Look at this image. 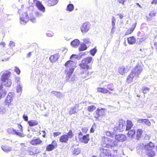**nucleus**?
<instances>
[{
    "mask_svg": "<svg viewBox=\"0 0 157 157\" xmlns=\"http://www.w3.org/2000/svg\"><path fill=\"white\" fill-rule=\"evenodd\" d=\"M102 141L99 148L101 157H111L112 153L108 148L112 149L118 146L117 143L105 136L102 137Z\"/></svg>",
    "mask_w": 157,
    "mask_h": 157,
    "instance_id": "obj_1",
    "label": "nucleus"
},
{
    "mask_svg": "<svg viewBox=\"0 0 157 157\" xmlns=\"http://www.w3.org/2000/svg\"><path fill=\"white\" fill-rule=\"evenodd\" d=\"M92 60L91 57H88L84 58L79 64V66L82 71L80 72V74L83 75V77L86 79L89 78L90 73L89 70L91 69V67L89 64L91 63Z\"/></svg>",
    "mask_w": 157,
    "mask_h": 157,
    "instance_id": "obj_2",
    "label": "nucleus"
},
{
    "mask_svg": "<svg viewBox=\"0 0 157 157\" xmlns=\"http://www.w3.org/2000/svg\"><path fill=\"white\" fill-rule=\"evenodd\" d=\"M75 63L74 61L69 60L64 64L66 68L64 71L67 79H69L73 73L75 68Z\"/></svg>",
    "mask_w": 157,
    "mask_h": 157,
    "instance_id": "obj_3",
    "label": "nucleus"
},
{
    "mask_svg": "<svg viewBox=\"0 0 157 157\" xmlns=\"http://www.w3.org/2000/svg\"><path fill=\"white\" fill-rule=\"evenodd\" d=\"M142 71L141 66L139 65H136L128 75L127 80L132 81L134 77L136 76L138 77Z\"/></svg>",
    "mask_w": 157,
    "mask_h": 157,
    "instance_id": "obj_4",
    "label": "nucleus"
},
{
    "mask_svg": "<svg viewBox=\"0 0 157 157\" xmlns=\"http://www.w3.org/2000/svg\"><path fill=\"white\" fill-rule=\"evenodd\" d=\"M155 147L154 144L151 142L145 145L144 148L146 155L148 156L152 157L155 155V152L153 150Z\"/></svg>",
    "mask_w": 157,
    "mask_h": 157,
    "instance_id": "obj_5",
    "label": "nucleus"
},
{
    "mask_svg": "<svg viewBox=\"0 0 157 157\" xmlns=\"http://www.w3.org/2000/svg\"><path fill=\"white\" fill-rule=\"evenodd\" d=\"M107 89L103 87H98L97 88V91L98 92L101 93L102 94H111L112 93L111 91H113L114 87L112 84H108L105 85Z\"/></svg>",
    "mask_w": 157,
    "mask_h": 157,
    "instance_id": "obj_6",
    "label": "nucleus"
},
{
    "mask_svg": "<svg viewBox=\"0 0 157 157\" xmlns=\"http://www.w3.org/2000/svg\"><path fill=\"white\" fill-rule=\"evenodd\" d=\"M74 136V134L72 130H70L67 134H63L59 138L60 142L62 143H67L69 139H71Z\"/></svg>",
    "mask_w": 157,
    "mask_h": 157,
    "instance_id": "obj_7",
    "label": "nucleus"
},
{
    "mask_svg": "<svg viewBox=\"0 0 157 157\" xmlns=\"http://www.w3.org/2000/svg\"><path fill=\"white\" fill-rule=\"evenodd\" d=\"M105 110L106 109L105 108L97 109L94 114V117L97 119H98L100 117H104Z\"/></svg>",
    "mask_w": 157,
    "mask_h": 157,
    "instance_id": "obj_8",
    "label": "nucleus"
},
{
    "mask_svg": "<svg viewBox=\"0 0 157 157\" xmlns=\"http://www.w3.org/2000/svg\"><path fill=\"white\" fill-rule=\"evenodd\" d=\"M12 133L16 135L21 137H23L24 135L23 132V128L22 125L20 124H18L17 127L16 129H12Z\"/></svg>",
    "mask_w": 157,
    "mask_h": 157,
    "instance_id": "obj_9",
    "label": "nucleus"
},
{
    "mask_svg": "<svg viewBox=\"0 0 157 157\" xmlns=\"http://www.w3.org/2000/svg\"><path fill=\"white\" fill-rule=\"evenodd\" d=\"M30 144L33 146L41 145L43 144V142L40 138L34 137L30 141Z\"/></svg>",
    "mask_w": 157,
    "mask_h": 157,
    "instance_id": "obj_10",
    "label": "nucleus"
},
{
    "mask_svg": "<svg viewBox=\"0 0 157 157\" xmlns=\"http://www.w3.org/2000/svg\"><path fill=\"white\" fill-rule=\"evenodd\" d=\"M125 126V121L121 120L119 121L118 126L116 127V128L117 130H118L120 132H122L124 130Z\"/></svg>",
    "mask_w": 157,
    "mask_h": 157,
    "instance_id": "obj_11",
    "label": "nucleus"
},
{
    "mask_svg": "<svg viewBox=\"0 0 157 157\" xmlns=\"http://www.w3.org/2000/svg\"><path fill=\"white\" fill-rule=\"evenodd\" d=\"M57 146V144L55 140H53L52 144L47 145L46 148V150L48 151H51L56 148Z\"/></svg>",
    "mask_w": 157,
    "mask_h": 157,
    "instance_id": "obj_12",
    "label": "nucleus"
},
{
    "mask_svg": "<svg viewBox=\"0 0 157 157\" xmlns=\"http://www.w3.org/2000/svg\"><path fill=\"white\" fill-rule=\"evenodd\" d=\"M80 29L82 33H87L90 29V24L88 22L84 23L80 27Z\"/></svg>",
    "mask_w": 157,
    "mask_h": 157,
    "instance_id": "obj_13",
    "label": "nucleus"
},
{
    "mask_svg": "<svg viewBox=\"0 0 157 157\" xmlns=\"http://www.w3.org/2000/svg\"><path fill=\"white\" fill-rule=\"evenodd\" d=\"M20 20L21 23H25L28 21L29 18L27 12L23 13L20 16Z\"/></svg>",
    "mask_w": 157,
    "mask_h": 157,
    "instance_id": "obj_14",
    "label": "nucleus"
},
{
    "mask_svg": "<svg viewBox=\"0 0 157 157\" xmlns=\"http://www.w3.org/2000/svg\"><path fill=\"white\" fill-rule=\"evenodd\" d=\"M78 138L79 142L85 144L88 143L90 140L89 134H88L84 135L82 137H79Z\"/></svg>",
    "mask_w": 157,
    "mask_h": 157,
    "instance_id": "obj_15",
    "label": "nucleus"
},
{
    "mask_svg": "<svg viewBox=\"0 0 157 157\" xmlns=\"http://www.w3.org/2000/svg\"><path fill=\"white\" fill-rule=\"evenodd\" d=\"M157 14V10H154L151 11L149 13L148 16H146L147 20L148 21H150L154 17H155Z\"/></svg>",
    "mask_w": 157,
    "mask_h": 157,
    "instance_id": "obj_16",
    "label": "nucleus"
},
{
    "mask_svg": "<svg viewBox=\"0 0 157 157\" xmlns=\"http://www.w3.org/2000/svg\"><path fill=\"white\" fill-rule=\"evenodd\" d=\"M11 73L9 71H6L1 76V80L3 83L6 82V80H8L10 77Z\"/></svg>",
    "mask_w": 157,
    "mask_h": 157,
    "instance_id": "obj_17",
    "label": "nucleus"
},
{
    "mask_svg": "<svg viewBox=\"0 0 157 157\" xmlns=\"http://www.w3.org/2000/svg\"><path fill=\"white\" fill-rule=\"evenodd\" d=\"M115 139L119 142H124L126 140L127 137L124 134H118L115 135Z\"/></svg>",
    "mask_w": 157,
    "mask_h": 157,
    "instance_id": "obj_18",
    "label": "nucleus"
},
{
    "mask_svg": "<svg viewBox=\"0 0 157 157\" xmlns=\"http://www.w3.org/2000/svg\"><path fill=\"white\" fill-rule=\"evenodd\" d=\"M136 25V23H135L133 24L132 25V27L131 28H129L125 33L124 35L126 36L131 34L134 30Z\"/></svg>",
    "mask_w": 157,
    "mask_h": 157,
    "instance_id": "obj_19",
    "label": "nucleus"
},
{
    "mask_svg": "<svg viewBox=\"0 0 157 157\" xmlns=\"http://www.w3.org/2000/svg\"><path fill=\"white\" fill-rule=\"evenodd\" d=\"M143 131L142 129H138L136 132V138L137 140H140L143 136Z\"/></svg>",
    "mask_w": 157,
    "mask_h": 157,
    "instance_id": "obj_20",
    "label": "nucleus"
},
{
    "mask_svg": "<svg viewBox=\"0 0 157 157\" xmlns=\"http://www.w3.org/2000/svg\"><path fill=\"white\" fill-rule=\"evenodd\" d=\"M59 55L58 54H55L51 56L49 58V60L52 63H54L59 59Z\"/></svg>",
    "mask_w": 157,
    "mask_h": 157,
    "instance_id": "obj_21",
    "label": "nucleus"
},
{
    "mask_svg": "<svg viewBox=\"0 0 157 157\" xmlns=\"http://www.w3.org/2000/svg\"><path fill=\"white\" fill-rule=\"evenodd\" d=\"M35 5L40 10L43 12H44L45 10L44 7L40 2L39 1H36L35 3Z\"/></svg>",
    "mask_w": 157,
    "mask_h": 157,
    "instance_id": "obj_22",
    "label": "nucleus"
},
{
    "mask_svg": "<svg viewBox=\"0 0 157 157\" xmlns=\"http://www.w3.org/2000/svg\"><path fill=\"white\" fill-rule=\"evenodd\" d=\"M136 132V130L134 129L130 130L127 133V136L129 138L132 139L135 136Z\"/></svg>",
    "mask_w": 157,
    "mask_h": 157,
    "instance_id": "obj_23",
    "label": "nucleus"
},
{
    "mask_svg": "<svg viewBox=\"0 0 157 157\" xmlns=\"http://www.w3.org/2000/svg\"><path fill=\"white\" fill-rule=\"evenodd\" d=\"M58 0H47L46 3L48 6H51L56 4Z\"/></svg>",
    "mask_w": 157,
    "mask_h": 157,
    "instance_id": "obj_24",
    "label": "nucleus"
},
{
    "mask_svg": "<svg viewBox=\"0 0 157 157\" xmlns=\"http://www.w3.org/2000/svg\"><path fill=\"white\" fill-rule=\"evenodd\" d=\"M126 122L125 131L129 130L132 127L133 124L132 121L128 120L126 121Z\"/></svg>",
    "mask_w": 157,
    "mask_h": 157,
    "instance_id": "obj_25",
    "label": "nucleus"
},
{
    "mask_svg": "<svg viewBox=\"0 0 157 157\" xmlns=\"http://www.w3.org/2000/svg\"><path fill=\"white\" fill-rule=\"evenodd\" d=\"M128 42L129 44H133L136 42V39L134 36H131L127 38Z\"/></svg>",
    "mask_w": 157,
    "mask_h": 157,
    "instance_id": "obj_26",
    "label": "nucleus"
},
{
    "mask_svg": "<svg viewBox=\"0 0 157 157\" xmlns=\"http://www.w3.org/2000/svg\"><path fill=\"white\" fill-rule=\"evenodd\" d=\"M80 44V41L78 39H75L72 41L71 43V44L73 47L77 48Z\"/></svg>",
    "mask_w": 157,
    "mask_h": 157,
    "instance_id": "obj_27",
    "label": "nucleus"
},
{
    "mask_svg": "<svg viewBox=\"0 0 157 157\" xmlns=\"http://www.w3.org/2000/svg\"><path fill=\"white\" fill-rule=\"evenodd\" d=\"M118 72L120 75H123L126 72L125 67L123 66H120L118 69Z\"/></svg>",
    "mask_w": 157,
    "mask_h": 157,
    "instance_id": "obj_28",
    "label": "nucleus"
},
{
    "mask_svg": "<svg viewBox=\"0 0 157 157\" xmlns=\"http://www.w3.org/2000/svg\"><path fill=\"white\" fill-rule=\"evenodd\" d=\"M29 125L32 127L37 125L38 124V123L36 120H31L28 121Z\"/></svg>",
    "mask_w": 157,
    "mask_h": 157,
    "instance_id": "obj_29",
    "label": "nucleus"
},
{
    "mask_svg": "<svg viewBox=\"0 0 157 157\" xmlns=\"http://www.w3.org/2000/svg\"><path fill=\"white\" fill-rule=\"evenodd\" d=\"M12 99L10 96L8 95L5 101V103L6 105H9V104L12 101Z\"/></svg>",
    "mask_w": 157,
    "mask_h": 157,
    "instance_id": "obj_30",
    "label": "nucleus"
},
{
    "mask_svg": "<svg viewBox=\"0 0 157 157\" xmlns=\"http://www.w3.org/2000/svg\"><path fill=\"white\" fill-rule=\"evenodd\" d=\"M2 148L3 151L7 152L10 151L11 150V148L6 145L2 146Z\"/></svg>",
    "mask_w": 157,
    "mask_h": 157,
    "instance_id": "obj_31",
    "label": "nucleus"
},
{
    "mask_svg": "<svg viewBox=\"0 0 157 157\" xmlns=\"http://www.w3.org/2000/svg\"><path fill=\"white\" fill-rule=\"evenodd\" d=\"M87 49L86 45L85 44H81L78 48L79 51H82L86 50Z\"/></svg>",
    "mask_w": 157,
    "mask_h": 157,
    "instance_id": "obj_32",
    "label": "nucleus"
},
{
    "mask_svg": "<svg viewBox=\"0 0 157 157\" xmlns=\"http://www.w3.org/2000/svg\"><path fill=\"white\" fill-rule=\"evenodd\" d=\"M2 89L1 88L0 89V99L5 97L6 94V91Z\"/></svg>",
    "mask_w": 157,
    "mask_h": 157,
    "instance_id": "obj_33",
    "label": "nucleus"
},
{
    "mask_svg": "<svg viewBox=\"0 0 157 157\" xmlns=\"http://www.w3.org/2000/svg\"><path fill=\"white\" fill-rule=\"evenodd\" d=\"M96 108V107L95 105H91L87 107V109L88 111L91 112L94 111V110H95Z\"/></svg>",
    "mask_w": 157,
    "mask_h": 157,
    "instance_id": "obj_34",
    "label": "nucleus"
},
{
    "mask_svg": "<svg viewBox=\"0 0 157 157\" xmlns=\"http://www.w3.org/2000/svg\"><path fill=\"white\" fill-rule=\"evenodd\" d=\"M74 9V6L72 4H69L67 6L66 10L69 12L72 11Z\"/></svg>",
    "mask_w": 157,
    "mask_h": 157,
    "instance_id": "obj_35",
    "label": "nucleus"
},
{
    "mask_svg": "<svg viewBox=\"0 0 157 157\" xmlns=\"http://www.w3.org/2000/svg\"><path fill=\"white\" fill-rule=\"evenodd\" d=\"M4 82V85L7 87H10L12 84L11 81L10 79L6 80V82Z\"/></svg>",
    "mask_w": 157,
    "mask_h": 157,
    "instance_id": "obj_36",
    "label": "nucleus"
},
{
    "mask_svg": "<svg viewBox=\"0 0 157 157\" xmlns=\"http://www.w3.org/2000/svg\"><path fill=\"white\" fill-rule=\"evenodd\" d=\"M80 153V150L78 147L74 148L73 150V153L74 155H77Z\"/></svg>",
    "mask_w": 157,
    "mask_h": 157,
    "instance_id": "obj_37",
    "label": "nucleus"
},
{
    "mask_svg": "<svg viewBox=\"0 0 157 157\" xmlns=\"http://www.w3.org/2000/svg\"><path fill=\"white\" fill-rule=\"evenodd\" d=\"M76 106H75L74 107H72L70 109L69 111V113L70 115H72L73 114H74L76 113V111H75V110L76 109Z\"/></svg>",
    "mask_w": 157,
    "mask_h": 157,
    "instance_id": "obj_38",
    "label": "nucleus"
},
{
    "mask_svg": "<svg viewBox=\"0 0 157 157\" xmlns=\"http://www.w3.org/2000/svg\"><path fill=\"white\" fill-rule=\"evenodd\" d=\"M150 90V88L147 87H143L142 89V90L143 93L144 94H146L147 92L149 91Z\"/></svg>",
    "mask_w": 157,
    "mask_h": 157,
    "instance_id": "obj_39",
    "label": "nucleus"
},
{
    "mask_svg": "<svg viewBox=\"0 0 157 157\" xmlns=\"http://www.w3.org/2000/svg\"><path fill=\"white\" fill-rule=\"evenodd\" d=\"M97 49L95 48H94L90 51V52L92 56H94L97 52Z\"/></svg>",
    "mask_w": 157,
    "mask_h": 157,
    "instance_id": "obj_40",
    "label": "nucleus"
},
{
    "mask_svg": "<svg viewBox=\"0 0 157 157\" xmlns=\"http://www.w3.org/2000/svg\"><path fill=\"white\" fill-rule=\"evenodd\" d=\"M96 127V125L95 124H94L92 125L91 128L90 129V132L93 133L94 132L95 129Z\"/></svg>",
    "mask_w": 157,
    "mask_h": 157,
    "instance_id": "obj_41",
    "label": "nucleus"
},
{
    "mask_svg": "<svg viewBox=\"0 0 157 157\" xmlns=\"http://www.w3.org/2000/svg\"><path fill=\"white\" fill-rule=\"evenodd\" d=\"M144 123L145 124L148 126H149L151 125V122L149 120L147 119H144Z\"/></svg>",
    "mask_w": 157,
    "mask_h": 157,
    "instance_id": "obj_42",
    "label": "nucleus"
},
{
    "mask_svg": "<svg viewBox=\"0 0 157 157\" xmlns=\"http://www.w3.org/2000/svg\"><path fill=\"white\" fill-rule=\"evenodd\" d=\"M81 129L82 132L84 134L86 133L88 130V128L86 127H82Z\"/></svg>",
    "mask_w": 157,
    "mask_h": 157,
    "instance_id": "obj_43",
    "label": "nucleus"
},
{
    "mask_svg": "<svg viewBox=\"0 0 157 157\" xmlns=\"http://www.w3.org/2000/svg\"><path fill=\"white\" fill-rule=\"evenodd\" d=\"M39 152V151L37 149H36L35 152H33L32 151H29V154L31 155H35Z\"/></svg>",
    "mask_w": 157,
    "mask_h": 157,
    "instance_id": "obj_44",
    "label": "nucleus"
},
{
    "mask_svg": "<svg viewBox=\"0 0 157 157\" xmlns=\"http://www.w3.org/2000/svg\"><path fill=\"white\" fill-rule=\"evenodd\" d=\"M61 134V132H55L53 133V135L54 137H56L59 136Z\"/></svg>",
    "mask_w": 157,
    "mask_h": 157,
    "instance_id": "obj_45",
    "label": "nucleus"
},
{
    "mask_svg": "<svg viewBox=\"0 0 157 157\" xmlns=\"http://www.w3.org/2000/svg\"><path fill=\"white\" fill-rule=\"evenodd\" d=\"M14 71L17 75H19L20 73V71L19 69L17 67H15Z\"/></svg>",
    "mask_w": 157,
    "mask_h": 157,
    "instance_id": "obj_46",
    "label": "nucleus"
},
{
    "mask_svg": "<svg viewBox=\"0 0 157 157\" xmlns=\"http://www.w3.org/2000/svg\"><path fill=\"white\" fill-rule=\"evenodd\" d=\"M127 0H117V1L119 3L124 5V3L126 2Z\"/></svg>",
    "mask_w": 157,
    "mask_h": 157,
    "instance_id": "obj_47",
    "label": "nucleus"
},
{
    "mask_svg": "<svg viewBox=\"0 0 157 157\" xmlns=\"http://www.w3.org/2000/svg\"><path fill=\"white\" fill-rule=\"evenodd\" d=\"M115 22H116V20H115V17L114 16L112 17V25L113 26H114L115 25Z\"/></svg>",
    "mask_w": 157,
    "mask_h": 157,
    "instance_id": "obj_48",
    "label": "nucleus"
},
{
    "mask_svg": "<svg viewBox=\"0 0 157 157\" xmlns=\"http://www.w3.org/2000/svg\"><path fill=\"white\" fill-rule=\"evenodd\" d=\"M9 45L11 47H13L15 46V44L13 41H10Z\"/></svg>",
    "mask_w": 157,
    "mask_h": 157,
    "instance_id": "obj_49",
    "label": "nucleus"
},
{
    "mask_svg": "<svg viewBox=\"0 0 157 157\" xmlns=\"http://www.w3.org/2000/svg\"><path fill=\"white\" fill-rule=\"evenodd\" d=\"M23 117L25 121H28V117L27 116L24 114L23 116Z\"/></svg>",
    "mask_w": 157,
    "mask_h": 157,
    "instance_id": "obj_50",
    "label": "nucleus"
},
{
    "mask_svg": "<svg viewBox=\"0 0 157 157\" xmlns=\"http://www.w3.org/2000/svg\"><path fill=\"white\" fill-rule=\"evenodd\" d=\"M0 45L2 46V48H4L6 45V44L4 42H2L0 43Z\"/></svg>",
    "mask_w": 157,
    "mask_h": 157,
    "instance_id": "obj_51",
    "label": "nucleus"
},
{
    "mask_svg": "<svg viewBox=\"0 0 157 157\" xmlns=\"http://www.w3.org/2000/svg\"><path fill=\"white\" fill-rule=\"evenodd\" d=\"M117 15L119 16L120 19H122L124 16L123 14L121 13H118Z\"/></svg>",
    "mask_w": 157,
    "mask_h": 157,
    "instance_id": "obj_52",
    "label": "nucleus"
},
{
    "mask_svg": "<svg viewBox=\"0 0 157 157\" xmlns=\"http://www.w3.org/2000/svg\"><path fill=\"white\" fill-rule=\"evenodd\" d=\"M152 4L156 5L157 4V0H153L151 2Z\"/></svg>",
    "mask_w": 157,
    "mask_h": 157,
    "instance_id": "obj_53",
    "label": "nucleus"
},
{
    "mask_svg": "<svg viewBox=\"0 0 157 157\" xmlns=\"http://www.w3.org/2000/svg\"><path fill=\"white\" fill-rule=\"evenodd\" d=\"M138 122L140 123H144V119H140L138 120Z\"/></svg>",
    "mask_w": 157,
    "mask_h": 157,
    "instance_id": "obj_54",
    "label": "nucleus"
},
{
    "mask_svg": "<svg viewBox=\"0 0 157 157\" xmlns=\"http://www.w3.org/2000/svg\"><path fill=\"white\" fill-rule=\"evenodd\" d=\"M32 52H30L28 53L27 55V57H29L31 56L32 55Z\"/></svg>",
    "mask_w": 157,
    "mask_h": 157,
    "instance_id": "obj_55",
    "label": "nucleus"
},
{
    "mask_svg": "<svg viewBox=\"0 0 157 157\" xmlns=\"http://www.w3.org/2000/svg\"><path fill=\"white\" fill-rule=\"evenodd\" d=\"M155 48L157 50V42H155L154 44Z\"/></svg>",
    "mask_w": 157,
    "mask_h": 157,
    "instance_id": "obj_56",
    "label": "nucleus"
},
{
    "mask_svg": "<svg viewBox=\"0 0 157 157\" xmlns=\"http://www.w3.org/2000/svg\"><path fill=\"white\" fill-rule=\"evenodd\" d=\"M136 5H137L140 8H142V6L139 4V3H136Z\"/></svg>",
    "mask_w": 157,
    "mask_h": 157,
    "instance_id": "obj_57",
    "label": "nucleus"
},
{
    "mask_svg": "<svg viewBox=\"0 0 157 157\" xmlns=\"http://www.w3.org/2000/svg\"><path fill=\"white\" fill-rule=\"evenodd\" d=\"M43 132H44V134L42 135V136L44 138H45V136H46V134H45V132H45V131H43Z\"/></svg>",
    "mask_w": 157,
    "mask_h": 157,
    "instance_id": "obj_58",
    "label": "nucleus"
},
{
    "mask_svg": "<svg viewBox=\"0 0 157 157\" xmlns=\"http://www.w3.org/2000/svg\"><path fill=\"white\" fill-rule=\"evenodd\" d=\"M78 136H79L78 137H79V136L80 135L82 136V132H79L78 133Z\"/></svg>",
    "mask_w": 157,
    "mask_h": 157,
    "instance_id": "obj_59",
    "label": "nucleus"
},
{
    "mask_svg": "<svg viewBox=\"0 0 157 157\" xmlns=\"http://www.w3.org/2000/svg\"><path fill=\"white\" fill-rule=\"evenodd\" d=\"M3 88V85L0 83V89Z\"/></svg>",
    "mask_w": 157,
    "mask_h": 157,
    "instance_id": "obj_60",
    "label": "nucleus"
},
{
    "mask_svg": "<svg viewBox=\"0 0 157 157\" xmlns=\"http://www.w3.org/2000/svg\"><path fill=\"white\" fill-rule=\"evenodd\" d=\"M113 151L114 152H116V153H117V150H113Z\"/></svg>",
    "mask_w": 157,
    "mask_h": 157,
    "instance_id": "obj_61",
    "label": "nucleus"
},
{
    "mask_svg": "<svg viewBox=\"0 0 157 157\" xmlns=\"http://www.w3.org/2000/svg\"><path fill=\"white\" fill-rule=\"evenodd\" d=\"M73 55H72V56H71V57H70V59H71L72 58V57H73Z\"/></svg>",
    "mask_w": 157,
    "mask_h": 157,
    "instance_id": "obj_62",
    "label": "nucleus"
},
{
    "mask_svg": "<svg viewBox=\"0 0 157 157\" xmlns=\"http://www.w3.org/2000/svg\"><path fill=\"white\" fill-rule=\"evenodd\" d=\"M109 133V132H106V134H107V133Z\"/></svg>",
    "mask_w": 157,
    "mask_h": 157,
    "instance_id": "obj_63",
    "label": "nucleus"
},
{
    "mask_svg": "<svg viewBox=\"0 0 157 157\" xmlns=\"http://www.w3.org/2000/svg\"><path fill=\"white\" fill-rule=\"evenodd\" d=\"M88 42V43H90V42H89V41H88V42H86V43H87Z\"/></svg>",
    "mask_w": 157,
    "mask_h": 157,
    "instance_id": "obj_64",
    "label": "nucleus"
}]
</instances>
